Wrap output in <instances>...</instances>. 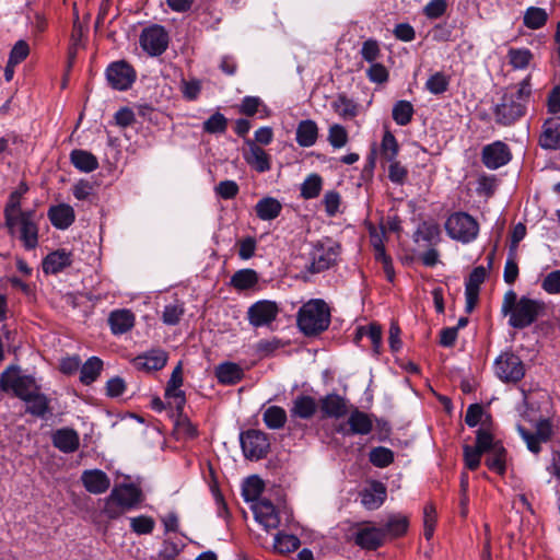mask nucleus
<instances>
[{"instance_id": "obj_1", "label": "nucleus", "mask_w": 560, "mask_h": 560, "mask_svg": "<svg viewBox=\"0 0 560 560\" xmlns=\"http://www.w3.org/2000/svg\"><path fill=\"white\" fill-rule=\"evenodd\" d=\"M532 95L530 77H526L516 86L503 94L493 109L495 122L510 126L523 117Z\"/></svg>"}, {"instance_id": "obj_2", "label": "nucleus", "mask_w": 560, "mask_h": 560, "mask_svg": "<svg viewBox=\"0 0 560 560\" xmlns=\"http://www.w3.org/2000/svg\"><path fill=\"white\" fill-rule=\"evenodd\" d=\"M546 310L540 300L522 296L517 299L513 290L505 292L501 306V313L509 315V325L513 328L523 329L535 323Z\"/></svg>"}, {"instance_id": "obj_3", "label": "nucleus", "mask_w": 560, "mask_h": 560, "mask_svg": "<svg viewBox=\"0 0 560 560\" xmlns=\"http://www.w3.org/2000/svg\"><path fill=\"white\" fill-rule=\"evenodd\" d=\"M307 258H296L295 266L308 273H318L330 268L339 256V245L331 240L318 241L307 250Z\"/></svg>"}, {"instance_id": "obj_4", "label": "nucleus", "mask_w": 560, "mask_h": 560, "mask_svg": "<svg viewBox=\"0 0 560 560\" xmlns=\"http://www.w3.org/2000/svg\"><path fill=\"white\" fill-rule=\"evenodd\" d=\"M330 323V312L323 300H311L298 313V325L307 336L326 330Z\"/></svg>"}, {"instance_id": "obj_5", "label": "nucleus", "mask_w": 560, "mask_h": 560, "mask_svg": "<svg viewBox=\"0 0 560 560\" xmlns=\"http://www.w3.org/2000/svg\"><path fill=\"white\" fill-rule=\"evenodd\" d=\"M0 388L3 392L13 390L14 395L25 401L32 395L39 390L34 377L28 375H19V368L8 366L0 376Z\"/></svg>"}, {"instance_id": "obj_6", "label": "nucleus", "mask_w": 560, "mask_h": 560, "mask_svg": "<svg viewBox=\"0 0 560 560\" xmlns=\"http://www.w3.org/2000/svg\"><path fill=\"white\" fill-rule=\"evenodd\" d=\"M445 230L451 238L466 244L477 237L479 225L468 213L455 212L447 218Z\"/></svg>"}, {"instance_id": "obj_7", "label": "nucleus", "mask_w": 560, "mask_h": 560, "mask_svg": "<svg viewBox=\"0 0 560 560\" xmlns=\"http://www.w3.org/2000/svg\"><path fill=\"white\" fill-rule=\"evenodd\" d=\"M494 373L503 383H517L525 375V365L513 352H503L494 361Z\"/></svg>"}, {"instance_id": "obj_8", "label": "nucleus", "mask_w": 560, "mask_h": 560, "mask_svg": "<svg viewBox=\"0 0 560 560\" xmlns=\"http://www.w3.org/2000/svg\"><path fill=\"white\" fill-rule=\"evenodd\" d=\"M168 34L161 25L145 27L140 35V46L150 56L162 55L168 46Z\"/></svg>"}, {"instance_id": "obj_9", "label": "nucleus", "mask_w": 560, "mask_h": 560, "mask_svg": "<svg viewBox=\"0 0 560 560\" xmlns=\"http://www.w3.org/2000/svg\"><path fill=\"white\" fill-rule=\"evenodd\" d=\"M241 446L245 457L260 459L267 455L270 444L262 431L248 430L241 434Z\"/></svg>"}, {"instance_id": "obj_10", "label": "nucleus", "mask_w": 560, "mask_h": 560, "mask_svg": "<svg viewBox=\"0 0 560 560\" xmlns=\"http://www.w3.org/2000/svg\"><path fill=\"white\" fill-rule=\"evenodd\" d=\"M35 213L31 210L18 219L14 228L8 229L11 235L19 233V238L26 249H34L38 244V228L34 221Z\"/></svg>"}, {"instance_id": "obj_11", "label": "nucleus", "mask_w": 560, "mask_h": 560, "mask_svg": "<svg viewBox=\"0 0 560 560\" xmlns=\"http://www.w3.org/2000/svg\"><path fill=\"white\" fill-rule=\"evenodd\" d=\"M106 78L113 89L125 91L133 83L136 72L126 61H116L106 69Z\"/></svg>"}, {"instance_id": "obj_12", "label": "nucleus", "mask_w": 560, "mask_h": 560, "mask_svg": "<svg viewBox=\"0 0 560 560\" xmlns=\"http://www.w3.org/2000/svg\"><path fill=\"white\" fill-rule=\"evenodd\" d=\"M518 432L526 442L527 448L535 454L540 452V444L548 442L553 435L552 423L549 419L539 420L534 433L528 432L522 427H518Z\"/></svg>"}, {"instance_id": "obj_13", "label": "nucleus", "mask_w": 560, "mask_h": 560, "mask_svg": "<svg viewBox=\"0 0 560 560\" xmlns=\"http://www.w3.org/2000/svg\"><path fill=\"white\" fill-rule=\"evenodd\" d=\"M279 313L278 305L268 300L254 303L247 312L249 324L254 327H261L273 322Z\"/></svg>"}, {"instance_id": "obj_14", "label": "nucleus", "mask_w": 560, "mask_h": 560, "mask_svg": "<svg viewBox=\"0 0 560 560\" xmlns=\"http://www.w3.org/2000/svg\"><path fill=\"white\" fill-rule=\"evenodd\" d=\"M481 160L488 168L497 170L510 162L511 152L505 143L495 141L482 149Z\"/></svg>"}, {"instance_id": "obj_15", "label": "nucleus", "mask_w": 560, "mask_h": 560, "mask_svg": "<svg viewBox=\"0 0 560 560\" xmlns=\"http://www.w3.org/2000/svg\"><path fill=\"white\" fill-rule=\"evenodd\" d=\"M256 521L266 530L276 529L280 525V517L275 505L268 499H260L252 506Z\"/></svg>"}, {"instance_id": "obj_16", "label": "nucleus", "mask_w": 560, "mask_h": 560, "mask_svg": "<svg viewBox=\"0 0 560 560\" xmlns=\"http://www.w3.org/2000/svg\"><path fill=\"white\" fill-rule=\"evenodd\" d=\"M372 428L373 423L369 415L355 409L350 413L347 424H340L337 431L343 435H365L372 431Z\"/></svg>"}, {"instance_id": "obj_17", "label": "nucleus", "mask_w": 560, "mask_h": 560, "mask_svg": "<svg viewBox=\"0 0 560 560\" xmlns=\"http://www.w3.org/2000/svg\"><path fill=\"white\" fill-rule=\"evenodd\" d=\"M487 276L486 268L482 266L476 267L469 275L465 284V298H466V312L470 313L475 308L480 285L483 283Z\"/></svg>"}, {"instance_id": "obj_18", "label": "nucleus", "mask_w": 560, "mask_h": 560, "mask_svg": "<svg viewBox=\"0 0 560 560\" xmlns=\"http://www.w3.org/2000/svg\"><path fill=\"white\" fill-rule=\"evenodd\" d=\"M247 150L244 151V159L248 165L259 173L268 172L271 168L270 155L252 139L245 141Z\"/></svg>"}, {"instance_id": "obj_19", "label": "nucleus", "mask_w": 560, "mask_h": 560, "mask_svg": "<svg viewBox=\"0 0 560 560\" xmlns=\"http://www.w3.org/2000/svg\"><path fill=\"white\" fill-rule=\"evenodd\" d=\"M112 493L125 506V509H127V511L133 509L143 500L141 489L132 483L116 486L112 490Z\"/></svg>"}, {"instance_id": "obj_20", "label": "nucleus", "mask_w": 560, "mask_h": 560, "mask_svg": "<svg viewBox=\"0 0 560 560\" xmlns=\"http://www.w3.org/2000/svg\"><path fill=\"white\" fill-rule=\"evenodd\" d=\"M81 480L85 489L93 494L104 493L110 486L108 476L100 469L83 471Z\"/></svg>"}, {"instance_id": "obj_21", "label": "nucleus", "mask_w": 560, "mask_h": 560, "mask_svg": "<svg viewBox=\"0 0 560 560\" xmlns=\"http://www.w3.org/2000/svg\"><path fill=\"white\" fill-rule=\"evenodd\" d=\"M544 130L539 138V144L545 149H560V117L547 119L542 126Z\"/></svg>"}, {"instance_id": "obj_22", "label": "nucleus", "mask_w": 560, "mask_h": 560, "mask_svg": "<svg viewBox=\"0 0 560 560\" xmlns=\"http://www.w3.org/2000/svg\"><path fill=\"white\" fill-rule=\"evenodd\" d=\"M54 446L63 453H73L79 448L80 436L70 428L57 430L52 435Z\"/></svg>"}, {"instance_id": "obj_23", "label": "nucleus", "mask_w": 560, "mask_h": 560, "mask_svg": "<svg viewBox=\"0 0 560 560\" xmlns=\"http://www.w3.org/2000/svg\"><path fill=\"white\" fill-rule=\"evenodd\" d=\"M386 495V487L380 481H373L370 488L361 493V503L368 510H376L384 503Z\"/></svg>"}, {"instance_id": "obj_24", "label": "nucleus", "mask_w": 560, "mask_h": 560, "mask_svg": "<svg viewBox=\"0 0 560 560\" xmlns=\"http://www.w3.org/2000/svg\"><path fill=\"white\" fill-rule=\"evenodd\" d=\"M347 410L346 400L337 394H328L320 399V411L325 418H341Z\"/></svg>"}, {"instance_id": "obj_25", "label": "nucleus", "mask_w": 560, "mask_h": 560, "mask_svg": "<svg viewBox=\"0 0 560 560\" xmlns=\"http://www.w3.org/2000/svg\"><path fill=\"white\" fill-rule=\"evenodd\" d=\"M318 408L316 399L308 395H299L292 402L290 416L292 418L311 419Z\"/></svg>"}, {"instance_id": "obj_26", "label": "nucleus", "mask_w": 560, "mask_h": 560, "mask_svg": "<svg viewBox=\"0 0 560 560\" xmlns=\"http://www.w3.org/2000/svg\"><path fill=\"white\" fill-rule=\"evenodd\" d=\"M167 362V354L165 351L158 349L149 351L145 354L139 355L135 359V365L143 371L161 370Z\"/></svg>"}, {"instance_id": "obj_27", "label": "nucleus", "mask_w": 560, "mask_h": 560, "mask_svg": "<svg viewBox=\"0 0 560 560\" xmlns=\"http://www.w3.org/2000/svg\"><path fill=\"white\" fill-rule=\"evenodd\" d=\"M108 324L114 335L126 334L135 325V315L129 310H116L109 314Z\"/></svg>"}, {"instance_id": "obj_28", "label": "nucleus", "mask_w": 560, "mask_h": 560, "mask_svg": "<svg viewBox=\"0 0 560 560\" xmlns=\"http://www.w3.org/2000/svg\"><path fill=\"white\" fill-rule=\"evenodd\" d=\"M48 218L55 228L65 230L73 223L75 215L71 206L60 203L48 210Z\"/></svg>"}, {"instance_id": "obj_29", "label": "nucleus", "mask_w": 560, "mask_h": 560, "mask_svg": "<svg viewBox=\"0 0 560 560\" xmlns=\"http://www.w3.org/2000/svg\"><path fill=\"white\" fill-rule=\"evenodd\" d=\"M384 536L383 528L366 527L357 533L355 544L362 548L374 550L383 544Z\"/></svg>"}, {"instance_id": "obj_30", "label": "nucleus", "mask_w": 560, "mask_h": 560, "mask_svg": "<svg viewBox=\"0 0 560 560\" xmlns=\"http://www.w3.org/2000/svg\"><path fill=\"white\" fill-rule=\"evenodd\" d=\"M413 237L415 242L422 246H434L440 242V226L433 222H423L418 226Z\"/></svg>"}, {"instance_id": "obj_31", "label": "nucleus", "mask_w": 560, "mask_h": 560, "mask_svg": "<svg viewBox=\"0 0 560 560\" xmlns=\"http://www.w3.org/2000/svg\"><path fill=\"white\" fill-rule=\"evenodd\" d=\"M21 192L12 191L9 196L7 205L4 207V223L7 229L14 228L18 219L22 218L27 213V211H23L21 209Z\"/></svg>"}, {"instance_id": "obj_32", "label": "nucleus", "mask_w": 560, "mask_h": 560, "mask_svg": "<svg viewBox=\"0 0 560 560\" xmlns=\"http://www.w3.org/2000/svg\"><path fill=\"white\" fill-rule=\"evenodd\" d=\"M318 137V127L314 120L306 119L299 122L296 128V142L304 148L315 144Z\"/></svg>"}, {"instance_id": "obj_33", "label": "nucleus", "mask_w": 560, "mask_h": 560, "mask_svg": "<svg viewBox=\"0 0 560 560\" xmlns=\"http://www.w3.org/2000/svg\"><path fill=\"white\" fill-rule=\"evenodd\" d=\"M259 281L258 273L250 268L237 270L230 280V284L237 291L253 289Z\"/></svg>"}, {"instance_id": "obj_34", "label": "nucleus", "mask_w": 560, "mask_h": 560, "mask_svg": "<svg viewBox=\"0 0 560 560\" xmlns=\"http://www.w3.org/2000/svg\"><path fill=\"white\" fill-rule=\"evenodd\" d=\"M70 161L77 170L84 173L93 172L98 167L96 156L81 149H75L70 153Z\"/></svg>"}, {"instance_id": "obj_35", "label": "nucleus", "mask_w": 560, "mask_h": 560, "mask_svg": "<svg viewBox=\"0 0 560 560\" xmlns=\"http://www.w3.org/2000/svg\"><path fill=\"white\" fill-rule=\"evenodd\" d=\"M71 264L70 253L65 249L56 250L46 256L43 270L46 273H57Z\"/></svg>"}, {"instance_id": "obj_36", "label": "nucleus", "mask_w": 560, "mask_h": 560, "mask_svg": "<svg viewBox=\"0 0 560 560\" xmlns=\"http://www.w3.org/2000/svg\"><path fill=\"white\" fill-rule=\"evenodd\" d=\"M255 210L260 220L270 221L280 214L282 206L276 198L265 197L256 203Z\"/></svg>"}, {"instance_id": "obj_37", "label": "nucleus", "mask_w": 560, "mask_h": 560, "mask_svg": "<svg viewBox=\"0 0 560 560\" xmlns=\"http://www.w3.org/2000/svg\"><path fill=\"white\" fill-rule=\"evenodd\" d=\"M215 376L222 384H235L243 377V370L236 363H222L215 370Z\"/></svg>"}, {"instance_id": "obj_38", "label": "nucleus", "mask_w": 560, "mask_h": 560, "mask_svg": "<svg viewBox=\"0 0 560 560\" xmlns=\"http://www.w3.org/2000/svg\"><path fill=\"white\" fill-rule=\"evenodd\" d=\"M548 14L545 9L538 7H529L526 9L523 23L529 30H538L546 25Z\"/></svg>"}, {"instance_id": "obj_39", "label": "nucleus", "mask_w": 560, "mask_h": 560, "mask_svg": "<svg viewBox=\"0 0 560 560\" xmlns=\"http://www.w3.org/2000/svg\"><path fill=\"white\" fill-rule=\"evenodd\" d=\"M506 450L503 445L494 446L492 452L487 453L486 465L492 471L504 475L506 469Z\"/></svg>"}, {"instance_id": "obj_40", "label": "nucleus", "mask_w": 560, "mask_h": 560, "mask_svg": "<svg viewBox=\"0 0 560 560\" xmlns=\"http://www.w3.org/2000/svg\"><path fill=\"white\" fill-rule=\"evenodd\" d=\"M265 488L264 481L257 476L248 477L242 489V495L246 502L256 503Z\"/></svg>"}, {"instance_id": "obj_41", "label": "nucleus", "mask_w": 560, "mask_h": 560, "mask_svg": "<svg viewBox=\"0 0 560 560\" xmlns=\"http://www.w3.org/2000/svg\"><path fill=\"white\" fill-rule=\"evenodd\" d=\"M102 369L103 361L100 358H90L80 370V381L85 385H90L98 377Z\"/></svg>"}, {"instance_id": "obj_42", "label": "nucleus", "mask_w": 560, "mask_h": 560, "mask_svg": "<svg viewBox=\"0 0 560 560\" xmlns=\"http://www.w3.org/2000/svg\"><path fill=\"white\" fill-rule=\"evenodd\" d=\"M264 421L269 429H280L287 421V412L279 406H271L265 410Z\"/></svg>"}, {"instance_id": "obj_43", "label": "nucleus", "mask_w": 560, "mask_h": 560, "mask_svg": "<svg viewBox=\"0 0 560 560\" xmlns=\"http://www.w3.org/2000/svg\"><path fill=\"white\" fill-rule=\"evenodd\" d=\"M370 462L378 468H385L394 462V452L384 446L373 447L369 453Z\"/></svg>"}, {"instance_id": "obj_44", "label": "nucleus", "mask_w": 560, "mask_h": 560, "mask_svg": "<svg viewBox=\"0 0 560 560\" xmlns=\"http://www.w3.org/2000/svg\"><path fill=\"white\" fill-rule=\"evenodd\" d=\"M26 411L36 417H44L48 411V399L40 389L25 400Z\"/></svg>"}, {"instance_id": "obj_45", "label": "nucleus", "mask_w": 560, "mask_h": 560, "mask_svg": "<svg viewBox=\"0 0 560 560\" xmlns=\"http://www.w3.org/2000/svg\"><path fill=\"white\" fill-rule=\"evenodd\" d=\"M413 116V107L408 101H398L393 107V119L399 126L408 125Z\"/></svg>"}, {"instance_id": "obj_46", "label": "nucleus", "mask_w": 560, "mask_h": 560, "mask_svg": "<svg viewBox=\"0 0 560 560\" xmlns=\"http://www.w3.org/2000/svg\"><path fill=\"white\" fill-rule=\"evenodd\" d=\"M335 112L342 118H353L358 115V105L345 95H339L332 103Z\"/></svg>"}, {"instance_id": "obj_47", "label": "nucleus", "mask_w": 560, "mask_h": 560, "mask_svg": "<svg viewBox=\"0 0 560 560\" xmlns=\"http://www.w3.org/2000/svg\"><path fill=\"white\" fill-rule=\"evenodd\" d=\"M508 57L514 69H525L533 59V54L527 48H510Z\"/></svg>"}, {"instance_id": "obj_48", "label": "nucleus", "mask_w": 560, "mask_h": 560, "mask_svg": "<svg viewBox=\"0 0 560 560\" xmlns=\"http://www.w3.org/2000/svg\"><path fill=\"white\" fill-rule=\"evenodd\" d=\"M399 152V144L395 136L389 131L385 130L382 143H381V155L386 161L396 160Z\"/></svg>"}, {"instance_id": "obj_49", "label": "nucleus", "mask_w": 560, "mask_h": 560, "mask_svg": "<svg viewBox=\"0 0 560 560\" xmlns=\"http://www.w3.org/2000/svg\"><path fill=\"white\" fill-rule=\"evenodd\" d=\"M323 186V179L317 174L308 175L301 185V196L305 199L316 198Z\"/></svg>"}, {"instance_id": "obj_50", "label": "nucleus", "mask_w": 560, "mask_h": 560, "mask_svg": "<svg viewBox=\"0 0 560 560\" xmlns=\"http://www.w3.org/2000/svg\"><path fill=\"white\" fill-rule=\"evenodd\" d=\"M300 547V539L294 535L279 533L275 537L273 548L280 553H289Z\"/></svg>"}, {"instance_id": "obj_51", "label": "nucleus", "mask_w": 560, "mask_h": 560, "mask_svg": "<svg viewBox=\"0 0 560 560\" xmlns=\"http://www.w3.org/2000/svg\"><path fill=\"white\" fill-rule=\"evenodd\" d=\"M502 443L500 441L494 440L491 433L483 429H479L476 435V445L475 447L480 451L482 454H487L494 450V446H501Z\"/></svg>"}, {"instance_id": "obj_52", "label": "nucleus", "mask_w": 560, "mask_h": 560, "mask_svg": "<svg viewBox=\"0 0 560 560\" xmlns=\"http://www.w3.org/2000/svg\"><path fill=\"white\" fill-rule=\"evenodd\" d=\"M155 527V521L153 517L148 515H140L130 518V528L138 535H148L153 532Z\"/></svg>"}, {"instance_id": "obj_53", "label": "nucleus", "mask_w": 560, "mask_h": 560, "mask_svg": "<svg viewBox=\"0 0 560 560\" xmlns=\"http://www.w3.org/2000/svg\"><path fill=\"white\" fill-rule=\"evenodd\" d=\"M408 518L402 515H393L385 525L384 532L392 536L398 537L404 535L408 529Z\"/></svg>"}, {"instance_id": "obj_54", "label": "nucleus", "mask_w": 560, "mask_h": 560, "mask_svg": "<svg viewBox=\"0 0 560 560\" xmlns=\"http://www.w3.org/2000/svg\"><path fill=\"white\" fill-rule=\"evenodd\" d=\"M348 131L339 124H334L328 130V142L336 149L343 148L348 142Z\"/></svg>"}, {"instance_id": "obj_55", "label": "nucleus", "mask_w": 560, "mask_h": 560, "mask_svg": "<svg viewBox=\"0 0 560 560\" xmlns=\"http://www.w3.org/2000/svg\"><path fill=\"white\" fill-rule=\"evenodd\" d=\"M126 512L127 509H125V506L110 492V494L105 500L102 513L106 517L115 520L125 514Z\"/></svg>"}, {"instance_id": "obj_56", "label": "nucleus", "mask_w": 560, "mask_h": 560, "mask_svg": "<svg viewBox=\"0 0 560 560\" xmlns=\"http://www.w3.org/2000/svg\"><path fill=\"white\" fill-rule=\"evenodd\" d=\"M228 127V119L221 113H214L203 122V130L208 133H223Z\"/></svg>"}, {"instance_id": "obj_57", "label": "nucleus", "mask_w": 560, "mask_h": 560, "mask_svg": "<svg viewBox=\"0 0 560 560\" xmlns=\"http://www.w3.org/2000/svg\"><path fill=\"white\" fill-rule=\"evenodd\" d=\"M448 84V78L443 72H436L428 79L425 88L432 94H442L447 90Z\"/></svg>"}, {"instance_id": "obj_58", "label": "nucleus", "mask_w": 560, "mask_h": 560, "mask_svg": "<svg viewBox=\"0 0 560 560\" xmlns=\"http://www.w3.org/2000/svg\"><path fill=\"white\" fill-rule=\"evenodd\" d=\"M465 466L470 470H476L481 462L483 455L475 446L465 445L463 447Z\"/></svg>"}, {"instance_id": "obj_59", "label": "nucleus", "mask_w": 560, "mask_h": 560, "mask_svg": "<svg viewBox=\"0 0 560 560\" xmlns=\"http://www.w3.org/2000/svg\"><path fill=\"white\" fill-rule=\"evenodd\" d=\"M541 288L549 294H560V270H553L545 276Z\"/></svg>"}, {"instance_id": "obj_60", "label": "nucleus", "mask_w": 560, "mask_h": 560, "mask_svg": "<svg viewBox=\"0 0 560 560\" xmlns=\"http://www.w3.org/2000/svg\"><path fill=\"white\" fill-rule=\"evenodd\" d=\"M380 55L381 49L376 40L368 39L363 43L361 48V56L365 61L374 63L375 60L378 59Z\"/></svg>"}, {"instance_id": "obj_61", "label": "nucleus", "mask_w": 560, "mask_h": 560, "mask_svg": "<svg viewBox=\"0 0 560 560\" xmlns=\"http://www.w3.org/2000/svg\"><path fill=\"white\" fill-rule=\"evenodd\" d=\"M184 314L183 306L178 304H168L163 311V322L166 325H176Z\"/></svg>"}, {"instance_id": "obj_62", "label": "nucleus", "mask_w": 560, "mask_h": 560, "mask_svg": "<svg viewBox=\"0 0 560 560\" xmlns=\"http://www.w3.org/2000/svg\"><path fill=\"white\" fill-rule=\"evenodd\" d=\"M447 8L446 0H431L423 9V12L429 19H439L442 16Z\"/></svg>"}, {"instance_id": "obj_63", "label": "nucleus", "mask_w": 560, "mask_h": 560, "mask_svg": "<svg viewBox=\"0 0 560 560\" xmlns=\"http://www.w3.org/2000/svg\"><path fill=\"white\" fill-rule=\"evenodd\" d=\"M366 74L370 81L374 83H384L388 80V71L382 63H371Z\"/></svg>"}, {"instance_id": "obj_64", "label": "nucleus", "mask_w": 560, "mask_h": 560, "mask_svg": "<svg viewBox=\"0 0 560 560\" xmlns=\"http://www.w3.org/2000/svg\"><path fill=\"white\" fill-rule=\"evenodd\" d=\"M388 178L396 184H402L407 177V170L398 161H388Z\"/></svg>"}]
</instances>
